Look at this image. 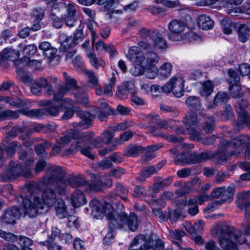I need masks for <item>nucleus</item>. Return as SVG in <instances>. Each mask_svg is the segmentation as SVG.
Returning <instances> with one entry per match:
<instances>
[{"mask_svg": "<svg viewBox=\"0 0 250 250\" xmlns=\"http://www.w3.org/2000/svg\"><path fill=\"white\" fill-rule=\"evenodd\" d=\"M89 207L94 218L99 219L106 216L108 220L109 232L104 239L106 244H109L113 239L114 229H128L134 231L138 227L139 219L134 212H131L129 215L123 211L116 214L110 203L107 202L102 203L96 199H92L90 201Z\"/></svg>", "mask_w": 250, "mask_h": 250, "instance_id": "nucleus-1", "label": "nucleus"}, {"mask_svg": "<svg viewBox=\"0 0 250 250\" xmlns=\"http://www.w3.org/2000/svg\"><path fill=\"white\" fill-rule=\"evenodd\" d=\"M42 105L49 106L44 109L43 115L45 114H48L52 116H56L59 115L62 108L61 107L60 105L56 102L53 103L51 100H45L41 102Z\"/></svg>", "mask_w": 250, "mask_h": 250, "instance_id": "nucleus-21", "label": "nucleus"}, {"mask_svg": "<svg viewBox=\"0 0 250 250\" xmlns=\"http://www.w3.org/2000/svg\"><path fill=\"white\" fill-rule=\"evenodd\" d=\"M87 57L89 59L91 65L96 69H98L100 66L104 67L105 65V62L102 59H98L94 53H88Z\"/></svg>", "mask_w": 250, "mask_h": 250, "instance_id": "nucleus-43", "label": "nucleus"}, {"mask_svg": "<svg viewBox=\"0 0 250 250\" xmlns=\"http://www.w3.org/2000/svg\"><path fill=\"white\" fill-rule=\"evenodd\" d=\"M43 109H20L21 114L31 118H39L43 115Z\"/></svg>", "mask_w": 250, "mask_h": 250, "instance_id": "nucleus-42", "label": "nucleus"}, {"mask_svg": "<svg viewBox=\"0 0 250 250\" xmlns=\"http://www.w3.org/2000/svg\"><path fill=\"white\" fill-rule=\"evenodd\" d=\"M52 145L50 142L45 141L37 145L35 147V151L37 154H43L45 152V149L48 148Z\"/></svg>", "mask_w": 250, "mask_h": 250, "instance_id": "nucleus-64", "label": "nucleus"}, {"mask_svg": "<svg viewBox=\"0 0 250 250\" xmlns=\"http://www.w3.org/2000/svg\"><path fill=\"white\" fill-rule=\"evenodd\" d=\"M71 203L75 208L79 207L86 203L84 194L80 190H76L71 194Z\"/></svg>", "mask_w": 250, "mask_h": 250, "instance_id": "nucleus-26", "label": "nucleus"}, {"mask_svg": "<svg viewBox=\"0 0 250 250\" xmlns=\"http://www.w3.org/2000/svg\"><path fill=\"white\" fill-rule=\"evenodd\" d=\"M237 207L244 210L246 215L250 214V191L240 193L238 196Z\"/></svg>", "mask_w": 250, "mask_h": 250, "instance_id": "nucleus-17", "label": "nucleus"}, {"mask_svg": "<svg viewBox=\"0 0 250 250\" xmlns=\"http://www.w3.org/2000/svg\"><path fill=\"white\" fill-rule=\"evenodd\" d=\"M156 172V169L152 166L145 167L142 169L136 179L140 182H144L146 178L151 176Z\"/></svg>", "mask_w": 250, "mask_h": 250, "instance_id": "nucleus-36", "label": "nucleus"}, {"mask_svg": "<svg viewBox=\"0 0 250 250\" xmlns=\"http://www.w3.org/2000/svg\"><path fill=\"white\" fill-rule=\"evenodd\" d=\"M65 179L68 185L73 188L85 187L86 181L81 176H71L65 177Z\"/></svg>", "mask_w": 250, "mask_h": 250, "instance_id": "nucleus-32", "label": "nucleus"}, {"mask_svg": "<svg viewBox=\"0 0 250 250\" xmlns=\"http://www.w3.org/2000/svg\"><path fill=\"white\" fill-rule=\"evenodd\" d=\"M244 0H222L223 6L227 8V13L232 16H236L241 13L242 10L240 7H237L240 5Z\"/></svg>", "mask_w": 250, "mask_h": 250, "instance_id": "nucleus-16", "label": "nucleus"}, {"mask_svg": "<svg viewBox=\"0 0 250 250\" xmlns=\"http://www.w3.org/2000/svg\"><path fill=\"white\" fill-rule=\"evenodd\" d=\"M200 179L198 177L194 178L192 181L188 182L184 186L180 187L176 190L175 193L178 196H182L189 193L191 190V185L196 184L199 182Z\"/></svg>", "mask_w": 250, "mask_h": 250, "instance_id": "nucleus-34", "label": "nucleus"}, {"mask_svg": "<svg viewBox=\"0 0 250 250\" xmlns=\"http://www.w3.org/2000/svg\"><path fill=\"white\" fill-rule=\"evenodd\" d=\"M53 9L50 14V19L52 21L53 26L56 28H60L62 27L63 24V19H62L58 17L56 14L54 13L53 10L57 8L56 4H54L52 7Z\"/></svg>", "mask_w": 250, "mask_h": 250, "instance_id": "nucleus-48", "label": "nucleus"}, {"mask_svg": "<svg viewBox=\"0 0 250 250\" xmlns=\"http://www.w3.org/2000/svg\"><path fill=\"white\" fill-rule=\"evenodd\" d=\"M96 114L93 115L89 113L79 110L77 112V115L81 120L79 123L74 122L72 124V125L74 128L80 129H86L91 125V122L94 119L95 116H97V118L102 121H104L107 117L109 113H106L97 109L95 112Z\"/></svg>", "mask_w": 250, "mask_h": 250, "instance_id": "nucleus-7", "label": "nucleus"}, {"mask_svg": "<svg viewBox=\"0 0 250 250\" xmlns=\"http://www.w3.org/2000/svg\"><path fill=\"white\" fill-rule=\"evenodd\" d=\"M210 157L209 154L207 152L198 153L188 151V165L202 162L208 159Z\"/></svg>", "mask_w": 250, "mask_h": 250, "instance_id": "nucleus-25", "label": "nucleus"}, {"mask_svg": "<svg viewBox=\"0 0 250 250\" xmlns=\"http://www.w3.org/2000/svg\"><path fill=\"white\" fill-rule=\"evenodd\" d=\"M172 65L169 62L164 63L159 69V75L162 79L168 78L171 73Z\"/></svg>", "mask_w": 250, "mask_h": 250, "instance_id": "nucleus-46", "label": "nucleus"}, {"mask_svg": "<svg viewBox=\"0 0 250 250\" xmlns=\"http://www.w3.org/2000/svg\"><path fill=\"white\" fill-rule=\"evenodd\" d=\"M228 73L229 75V81L230 84L229 87L230 93L232 97L237 98L240 96L241 90V86L239 84L240 77L236 72L232 69L229 70Z\"/></svg>", "mask_w": 250, "mask_h": 250, "instance_id": "nucleus-14", "label": "nucleus"}, {"mask_svg": "<svg viewBox=\"0 0 250 250\" xmlns=\"http://www.w3.org/2000/svg\"><path fill=\"white\" fill-rule=\"evenodd\" d=\"M146 59V67H152L153 66H155V64L158 63L159 56L155 53L150 52L147 54Z\"/></svg>", "mask_w": 250, "mask_h": 250, "instance_id": "nucleus-54", "label": "nucleus"}, {"mask_svg": "<svg viewBox=\"0 0 250 250\" xmlns=\"http://www.w3.org/2000/svg\"><path fill=\"white\" fill-rule=\"evenodd\" d=\"M43 244L47 247L48 250H62V247L58 245L52 238H49Z\"/></svg>", "mask_w": 250, "mask_h": 250, "instance_id": "nucleus-63", "label": "nucleus"}, {"mask_svg": "<svg viewBox=\"0 0 250 250\" xmlns=\"http://www.w3.org/2000/svg\"><path fill=\"white\" fill-rule=\"evenodd\" d=\"M188 151H185L175 156L174 162L177 165L184 166L188 164Z\"/></svg>", "mask_w": 250, "mask_h": 250, "instance_id": "nucleus-56", "label": "nucleus"}, {"mask_svg": "<svg viewBox=\"0 0 250 250\" xmlns=\"http://www.w3.org/2000/svg\"><path fill=\"white\" fill-rule=\"evenodd\" d=\"M1 55L4 60L6 59L13 62L19 58L20 53L18 51L15 50L11 47H6L1 51Z\"/></svg>", "mask_w": 250, "mask_h": 250, "instance_id": "nucleus-37", "label": "nucleus"}, {"mask_svg": "<svg viewBox=\"0 0 250 250\" xmlns=\"http://www.w3.org/2000/svg\"><path fill=\"white\" fill-rule=\"evenodd\" d=\"M145 243L146 236L142 234L138 235L132 240L129 250H143V247L145 248Z\"/></svg>", "mask_w": 250, "mask_h": 250, "instance_id": "nucleus-31", "label": "nucleus"}, {"mask_svg": "<svg viewBox=\"0 0 250 250\" xmlns=\"http://www.w3.org/2000/svg\"><path fill=\"white\" fill-rule=\"evenodd\" d=\"M68 91L66 90V88L63 87V86H59L58 91L57 92H53V101L59 104L60 102L63 99L62 97Z\"/></svg>", "mask_w": 250, "mask_h": 250, "instance_id": "nucleus-59", "label": "nucleus"}, {"mask_svg": "<svg viewBox=\"0 0 250 250\" xmlns=\"http://www.w3.org/2000/svg\"><path fill=\"white\" fill-rule=\"evenodd\" d=\"M31 175L30 172H24L18 162L11 161L8 169L0 174V181H7L9 180L15 179L21 176L28 178Z\"/></svg>", "mask_w": 250, "mask_h": 250, "instance_id": "nucleus-10", "label": "nucleus"}, {"mask_svg": "<svg viewBox=\"0 0 250 250\" xmlns=\"http://www.w3.org/2000/svg\"><path fill=\"white\" fill-rule=\"evenodd\" d=\"M187 201L186 199H180L177 201V208L172 212L169 213V219L172 222H176L181 216L183 215L185 208L187 206Z\"/></svg>", "mask_w": 250, "mask_h": 250, "instance_id": "nucleus-24", "label": "nucleus"}, {"mask_svg": "<svg viewBox=\"0 0 250 250\" xmlns=\"http://www.w3.org/2000/svg\"><path fill=\"white\" fill-rule=\"evenodd\" d=\"M42 88L45 89V93L48 95H52L54 92L53 86L45 78L40 77L31 84V91L35 95H40Z\"/></svg>", "mask_w": 250, "mask_h": 250, "instance_id": "nucleus-12", "label": "nucleus"}, {"mask_svg": "<svg viewBox=\"0 0 250 250\" xmlns=\"http://www.w3.org/2000/svg\"><path fill=\"white\" fill-rule=\"evenodd\" d=\"M43 16L44 10L41 8L36 9L33 11V18L37 21L32 26V29L33 31H36L41 28V25L39 21L42 19Z\"/></svg>", "mask_w": 250, "mask_h": 250, "instance_id": "nucleus-35", "label": "nucleus"}, {"mask_svg": "<svg viewBox=\"0 0 250 250\" xmlns=\"http://www.w3.org/2000/svg\"><path fill=\"white\" fill-rule=\"evenodd\" d=\"M221 24L224 34L229 35L232 33V28L233 25L232 21L229 19H223L221 21Z\"/></svg>", "mask_w": 250, "mask_h": 250, "instance_id": "nucleus-60", "label": "nucleus"}, {"mask_svg": "<svg viewBox=\"0 0 250 250\" xmlns=\"http://www.w3.org/2000/svg\"><path fill=\"white\" fill-rule=\"evenodd\" d=\"M215 122L212 116L205 118V121L203 124L202 128L206 133H211L214 130Z\"/></svg>", "mask_w": 250, "mask_h": 250, "instance_id": "nucleus-47", "label": "nucleus"}, {"mask_svg": "<svg viewBox=\"0 0 250 250\" xmlns=\"http://www.w3.org/2000/svg\"><path fill=\"white\" fill-rule=\"evenodd\" d=\"M116 82V79L113 74L112 77L110 78L108 83L105 84L104 87L103 92L105 95H111L112 93V89L115 86Z\"/></svg>", "mask_w": 250, "mask_h": 250, "instance_id": "nucleus-62", "label": "nucleus"}, {"mask_svg": "<svg viewBox=\"0 0 250 250\" xmlns=\"http://www.w3.org/2000/svg\"><path fill=\"white\" fill-rule=\"evenodd\" d=\"M84 38L83 30L81 29H77L73 37H66L62 42V47L65 50L70 46H75L80 41H82Z\"/></svg>", "mask_w": 250, "mask_h": 250, "instance_id": "nucleus-18", "label": "nucleus"}, {"mask_svg": "<svg viewBox=\"0 0 250 250\" xmlns=\"http://www.w3.org/2000/svg\"><path fill=\"white\" fill-rule=\"evenodd\" d=\"M20 114V110L13 111L11 110H5L0 112V121L6 119H16L19 118Z\"/></svg>", "mask_w": 250, "mask_h": 250, "instance_id": "nucleus-44", "label": "nucleus"}, {"mask_svg": "<svg viewBox=\"0 0 250 250\" xmlns=\"http://www.w3.org/2000/svg\"><path fill=\"white\" fill-rule=\"evenodd\" d=\"M184 83L182 77L174 76L164 84V90L167 93L172 92L175 97L180 98L184 93Z\"/></svg>", "mask_w": 250, "mask_h": 250, "instance_id": "nucleus-11", "label": "nucleus"}, {"mask_svg": "<svg viewBox=\"0 0 250 250\" xmlns=\"http://www.w3.org/2000/svg\"><path fill=\"white\" fill-rule=\"evenodd\" d=\"M157 31V30L156 29L149 30L146 28H142L139 31V35L143 39L146 41H148V40L152 41Z\"/></svg>", "mask_w": 250, "mask_h": 250, "instance_id": "nucleus-53", "label": "nucleus"}, {"mask_svg": "<svg viewBox=\"0 0 250 250\" xmlns=\"http://www.w3.org/2000/svg\"><path fill=\"white\" fill-rule=\"evenodd\" d=\"M187 105L191 109L198 110L201 106L199 98L195 96H190L186 101Z\"/></svg>", "mask_w": 250, "mask_h": 250, "instance_id": "nucleus-49", "label": "nucleus"}, {"mask_svg": "<svg viewBox=\"0 0 250 250\" xmlns=\"http://www.w3.org/2000/svg\"><path fill=\"white\" fill-rule=\"evenodd\" d=\"M249 103L246 100L242 99L235 105L238 118L234 125L235 129L240 130L244 127V125H250V116L244 108L248 107Z\"/></svg>", "mask_w": 250, "mask_h": 250, "instance_id": "nucleus-9", "label": "nucleus"}, {"mask_svg": "<svg viewBox=\"0 0 250 250\" xmlns=\"http://www.w3.org/2000/svg\"><path fill=\"white\" fill-rule=\"evenodd\" d=\"M183 122L186 129L198 126L199 122L197 114L194 112H188Z\"/></svg>", "mask_w": 250, "mask_h": 250, "instance_id": "nucleus-28", "label": "nucleus"}, {"mask_svg": "<svg viewBox=\"0 0 250 250\" xmlns=\"http://www.w3.org/2000/svg\"><path fill=\"white\" fill-rule=\"evenodd\" d=\"M83 133L75 129L67 130L66 134L63 135L56 140V144L53 147L50 154H59L66 157L78 151L88 158L93 160L94 156L92 155L88 148H84L86 145L85 140H82Z\"/></svg>", "mask_w": 250, "mask_h": 250, "instance_id": "nucleus-2", "label": "nucleus"}, {"mask_svg": "<svg viewBox=\"0 0 250 250\" xmlns=\"http://www.w3.org/2000/svg\"><path fill=\"white\" fill-rule=\"evenodd\" d=\"M148 131L156 137H162L166 139L173 142H180L183 140L181 137H177L174 136H167V135L163 134L161 131L155 126H152L149 129Z\"/></svg>", "mask_w": 250, "mask_h": 250, "instance_id": "nucleus-33", "label": "nucleus"}, {"mask_svg": "<svg viewBox=\"0 0 250 250\" xmlns=\"http://www.w3.org/2000/svg\"><path fill=\"white\" fill-rule=\"evenodd\" d=\"M238 38L240 42H246L250 35V29L246 24H241L238 31Z\"/></svg>", "mask_w": 250, "mask_h": 250, "instance_id": "nucleus-40", "label": "nucleus"}, {"mask_svg": "<svg viewBox=\"0 0 250 250\" xmlns=\"http://www.w3.org/2000/svg\"><path fill=\"white\" fill-rule=\"evenodd\" d=\"M158 125L161 128L167 130H175L177 127L176 121L173 120H162Z\"/></svg>", "mask_w": 250, "mask_h": 250, "instance_id": "nucleus-57", "label": "nucleus"}, {"mask_svg": "<svg viewBox=\"0 0 250 250\" xmlns=\"http://www.w3.org/2000/svg\"><path fill=\"white\" fill-rule=\"evenodd\" d=\"M55 188L58 193L61 195L65 194L66 188L68 186L65 178L55 182Z\"/></svg>", "mask_w": 250, "mask_h": 250, "instance_id": "nucleus-51", "label": "nucleus"}, {"mask_svg": "<svg viewBox=\"0 0 250 250\" xmlns=\"http://www.w3.org/2000/svg\"><path fill=\"white\" fill-rule=\"evenodd\" d=\"M153 46L160 49H166L167 47L166 41L163 38L162 35L158 31L156 32L154 38L152 41Z\"/></svg>", "mask_w": 250, "mask_h": 250, "instance_id": "nucleus-38", "label": "nucleus"}, {"mask_svg": "<svg viewBox=\"0 0 250 250\" xmlns=\"http://www.w3.org/2000/svg\"><path fill=\"white\" fill-rule=\"evenodd\" d=\"M213 237H217L220 247L226 250H235L237 244L247 243L245 236L233 226L224 224L211 230Z\"/></svg>", "mask_w": 250, "mask_h": 250, "instance_id": "nucleus-4", "label": "nucleus"}, {"mask_svg": "<svg viewBox=\"0 0 250 250\" xmlns=\"http://www.w3.org/2000/svg\"><path fill=\"white\" fill-rule=\"evenodd\" d=\"M83 72L87 76L88 80L87 84L89 87H93L98 85L99 83L98 79L95 76L93 72L90 70H85Z\"/></svg>", "mask_w": 250, "mask_h": 250, "instance_id": "nucleus-52", "label": "nucleus"}, {"mask_svg": "<svg viewBox=\"0 0 250 250\" xmlns=\"http://www.w3.org/2000/svg\"><path fill=\"white\" fill-rule=\"evenodd\" d=\"M144 62H138L134 63V66L130 69L131 73L135 76L141 75L145 72V67L143 65Z\"/></svg>", "mask_w": 250, "mask_h": 250, "instance_id": "nucleus-55", "label": "nucleus"}, {"mask_svg": "<svg viewBox=\"0 0 250 250\" xmlns=\"http://www.w3.org/2000/svg\"><path fill=\"white\" fill-rule=\"evenodd\" d=\"M197 24L201 29L208 30L213 27L214 22L209 16L202 15L198 16Z\"/></svg>", "mask_w": 250, "mask_h": 250, "instance_id": "nucleus-30", "label": "nucleus"}, {"mask_svg": "<svg viewBox=\"0 0 250 250\" xmlns=\"http://www.w3.org/2000/svg\"><path fill=\"white\" fill-rule=\"evenodd\" d=\"M21 147V146L20 143L17 142H12L7 146L5 147L3 150H2L0 153L3 152L4 155H6L8 157H11ZM4 157H5V156Z\"/></svg>", "mask_w": 250, "mask_h": 250, "instance_id": "nucleus-39", "label": "nucleus"}, {"mask_svg": "<svg viewBox=\"0 0 250 250\" xmlns=\"http://www.w3.org/2000/svg\"><path fill=\"white\" fill-rule=\"evenodd\" d=\"M164 245L162 241L157 238L154 234H151L147 239L146 237L145 250H163Z\"/></svg>", "mask_w": 250, "mask_h": 250, "instance_id": "nucleus-19", "label": "nucleus"}, {"mask_svg": "<svg viewBox=\"0 0 250 250\" xmlns=\"http://www.w3.org/2000/svg\"><path fill=\"white\" fill-rule=\"evenodd\" d=\"M219 147L220 156L219 158L222 161H226L230 156L240 153L245 148L246 153L250 155V138L241 135L232 139L231 142L222 140Z\"/></svg>", "mask_w": 250, "mask_h": 250, "instance_id": "nucleus-5", "label": "nucleus"}, {"mask_svg": "<svg viewBox=\"0 0 250 250\" xmlns=\"http://www.w3.org/2000/svg\"><path fill=\"white\" fill-rule=\"evenodd\" d=\"M65 173L62 167L53 166L50 168L49 173L42 177L40 182L45 186L51 185L65 178Z\"/></svg>", "mask_w": 250, "mask_h": 250, "instance_id": "nucleus-13", "label": "nucleus"}, {"mask_svg": "<svg viewBox=\"0 0 250 250\" xmlns=\"http://www.w3.org/2000/svg\"><path fill=\"white\" fill-rule=\"evenodd\" d=\"M66 8L67 15L63 18V22L66 26L71 27L75 26L77 21L76 7L72 4H68Z\"/></svg>", "mask_w": 250, "mask_h": 250, "instance_id": "nucleus-20", "label": "nucleus"}, {"mask_svg": "<svg viewBox=\"0 0 250 250\" xmlns=\"http://www.w3.org/2000/svg\"><path fill=\"white\" fill-rule=\"evenodd\" d=\"M0 101L5 102L12 106L16 107L31 106V103L26 99H20L8 96H0Z\"/></svg>", "mask_w": 250, "mask_h": 250, "instance_id": "nucleus-22", "label": "nucleus"}, {"mask_svg": "<svg viewBox=\"0 0 250 250\" xmlns=\"http://www.w3.org/2000/svg\"><path fill=\"white\" fill-rule=\"evenodd\" d=\"M82 140H85L86 142V145L85 146L84 148H88L90 152H91V150L94 147H99L101 146L102 143L100 141H98L96 139H93L90 142H89L86 136L83 133V137L81 138ZM92 155H93L91 153H90Z\"/></svg>", "mask_w": 250, "mask_h": 250, "instance_id": "nucleus-58", "label": "nucleus"}, {"mask_svg": "<svg viewBox=\"0 0 250 250\" xmlns=\"http://www.w3.org/2000/svg\"><path fill=\"white\" fill-rule=\"evenodd\" d=\"M187 27L186 23L178 20H172L168 24V28L171 33L168 35L169 40L172 41H191L190 39L193 35L192 32H185Z\"/></svg>", "mask_w": 250, "mask_h": 250, "instance_id": "nucleus-6", "label": "nucleus"}, {"mask_svg": "<svg viewBox=\"0 0 250 250\" xmlns=\"http://www.w3.org/2000/svg\"><path fill=\"white\" fill-rule=\"evenodd\" d=\"M188 134H189L190 138L195 141H200L201 139V131L198 129V125L191 127V128H187Z\"/></svg>", "mask_w": 250, "mask_h": 250, "instance_id": "nucleus-61", "label": "nucleus"}, {"mask_svg": "<svg viewBox=\"0 0 250 250\" xmlns=\"http://www.w3.org/2000/svg\"><path fill=\"white\" fill-rule=\"evenodd\" d=\"M235 190V188L233 185L229 186L227 189L224 187V191L223 192L222 199L220 201L222 203L225 202H230L232 200Z\"/></svg>", "mask_w": 250, "mask_h": 250, "instance_id": "nucleus-41", "label": "nucleus"}, {"mask_svg": "<svg viewBox=\"0 0 250 250\" xmlns=\"http://www.w3.org/2000/svg\"><path fill=\"white\" fill-rule=\"evenodd\" d=\"M142 147L141 146H134L127 147L124 155L127 157L136 156L142 153Z\"/></svg>", "mask_w": 250, "mask_h": 250, "instance_id": "nucleus-50", "label": "nucleus"}, {"mask_svg": "<svg viewBox=\"0 0 250 250\" xmlns=\"http://www.w3.org/2000/svg\"><path fill=\"white\" fill-rule=\"evenodd\" d=\"M63 75L65 81V85L63 87L66 88L67 91L73 90L77 102L83 105H86L88 103L87 95L83 91L78 87L76 80L69 76L66 72H63Z\"/></svg>", "mask_w": 250, "mask_h": 250, "instance_id": "nucleus-8", "label": "nucleus"}, {"mask_svg": "<svg viewBox=\"0 0 250 250\" xmlns=\"http://www.w3.org/2000/svg\"><path fill=\"white\" fill-rule=\"evenodd\" d=\"M126 57L133 63L144 62L145 59L141 51V49L137 46L131 47L128 50Z\"/></svg>", "mask_w": 250, "mask_h": 250, "instance_id": "nucleus-23", "label": "nucleus"}, {"mask_svg": "<svg viewBox=\"0 0 250 250\" xmlns=\"http://www.w3.org/2000/svg\"><path fill=\"white\" fill-rule=\"evenodd\" d=\"M229 99V97L225 92H219L214 97L212 102H209L208 104V108L209 109H213L215 108L219 104L226 103Z\"/></svg>", "mask_w": 250, "mask_h": 250, "instance_id": "nucleus-29", "label": "nucleus"}, {"mask_svg": "<svg viewBox=\"0 0 250 250\" xmlns=\"http://www.w3.org/2000/svg\"><path fill=\"white\" fill-rule=\"evenodd\" d=\"M112 185V182L111 180H109L107 183H104L102 180H98L94 183H88L86 182L85 187L84 189L88 191H100L102 190L104 186L109 187Z\"/></svg>", "mask_w": 250, "mask_h": 250, "instance_id": "nucleus-27", "label": "nucleus"}, {"mask_svg": "<svg viewBox=\"0 0 250 250\" xmlns=\"http://www.w3.org/2000/svg\"><path fill=\"white\" fill-rule=\"evenodd\" d=\"M22 214L16 207L9 208L4 210L0 217L1 221L6 224H15Z\"/></svg>", "mask_w": 250, "mask_h": 250, "instance_id": "nucleus-15", "label": "nucleus"}, {"mask_svg": "<svg viewBox=\"0 0 250 250\" xmlns=\"http://www.w3.org/2000/svg\"><path fill=\"white\" fill-rule=\"evenodd\" d=\"M213 84L210 81H206L202 84L200 90V94L203 97H208L213 92Z\"/></svg>", "mask_w": 250, "mask_h": 250, "instance_id": "nucleus-45", "label": "nucleus"}, {"mask_svg": "<svg viewBox=\"0 0 250 250\" xmlns=\"http://www.w3.org/2000/svg\"><path fill=\"white\" fill-rule=\"evenodd\" d=\"M22 198L24 215L31 218L36 217L46 210V208L53 206L57 201L56 192L50 188L44 189L41 194L33 192L28 197Z\"/></svg>", "mask_w": 250, "mask_h": 250, "instance_id": "nucleus-3", "label": "nucleus"}]
</instances>
